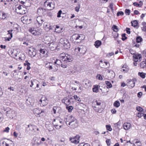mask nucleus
<instances>
[{"mask_svg":"<svg viewBox=\"0 0 146 146\" xmlns=\"http://www.w3.org/2000/svg\"><path fill=\"white\" fill-rule=\"evenodd\" d=\"M133 60L135 62H140L141 60V56L140 54H135L133 56Z\"/></svg>","mask_w":146,"mask_h":146,"instance_id":"13","label":"nucleus"},{"mask_svg":"<svg viewBox=\"0 0 146 146\" xmlns=\"http://www.w3.org/2000/svg\"><path fill=\"white\" fill-rule=\"evenodd\" d=\"M125 13L126 15H129L130 14L131 11L129 9H126L125 10Z\"/></svg>","mask_w":146,"mask_h":146,"instance_id":"48","label":"nucleus"},{"mask_svg":"<svg viewBox=\"0 0 146 146\" xmlns=\"http://www.w3.org/2000/svg\"><path fill=\"white\" fill-rule=\"evenodd\" d=\"M74 50L75 52L77 54L84 53L82 48L80 47H78L77 48H76L74 49Z\"/></svg>","mask_w":146,"mask_h":146,"instance_id":"24","label":"nucleus"},{"mask_svg":"<svg viewBox=\"0 0 146 146\" xmlns=\"http://www.w3.org/2000/svg\"><path fill=\"white\" fill-rule=\"evenodd\" d=\"M62 102L66 105L70 104V102L69 99H68L67 97H64L62 100Z\"/></svg>","mask_w":146,"mask_h":146,"instance_id":"20","label":"nucleus"},{"mask_svg":"<svg viewBox=\"0 0 146 146\" xmlns=\"http://www.w3.org/2000/svg\"><path fill=\"white\" fill-rule=\"evenodd\" d=\"M21 19L23 23L26 24H29L31 22V19H29V17L27 16H25L22 17Z\"/></svg>","mask_w":146,"mask_h":146,"instance_id":"11","label":"nucleus"},{"mask_svg":"<svg viewBox=\"0 0 146 146\" xmlns=\"http://www.w3.org/2000/svg\"><path fill=\"white\" fill-rule=\"evenodd\" d=\"M56 29H55V31L58 33H60L61 32V30L62 29V28H60V30L59 29L58 30V29H59V26H56Z\"/></svg>","mask_w":146,"mask_h":146,"instance_id":"47","label":"nucleus"},{"mask_svg":"<svg viewBox=\"0 0 146 146\" xmlns=\"http://www.w3.org/2000/svg\"><path fill=\"white\" fill-rule=\"evenodd\" d=\"M136 109V110L139 111V112H143V109L140 106L137 107Z\"/></svg>","mask_w":146,"mask_h":146,"instance_id":"46","label":"nucleus"},{"mask_svg":"<svg viewBox=\"0 0 146 146\" xmlns=\"http://www.w3.org/2000/svg\"><path fill=\"white\" fill-rule=\"evenodd\" d=\"M80 8V5L79 4L75 8V10L76 12H78Z\"/></svg>","mask_w":146,"mask_h":146,"instance_id":"55","label":"nucleus"},{"mask_svg":"<svg viewBox=\"0 0 146 146\" xmlns=\"http://www.w3.org/2000/svg\"><path fill=\"white\" fill-rule=\"evenodd\" d=\"M146 66V63L145 61H143L140 63V66L141 68H144Z\"/></svg>","mask_w":146,"mask_h":146,"instance_id":"36","label":"nucleus"},{"mask_svg":"<svg viewBox=\"0 0 146 146\" xmlns=\"http://www.w3.org/2000/svg\"><path fill=\"white\" fill-rule=\"evenodd\" d=\"M29 53L31 57H34L36 55L35 49L33 48H30L29 50Z\"/></svg>","mask_w":146,"mask_h":146,"instance_id":"18","label":"nucleus"},{"mask_svg":"<svg viewBox=\"0 0 146 146\" xmlns=\"http://www.w3.org/2000/svg\"><path fill=\"white\" fill-rule=\"evenodd\" d=\"M60 42L63 45L64 48L67 49L70 47V44L68 40L65 38H61Z\"/></svg>","mask_w":146,"mask_h":146,"instance_id":"4","label":"nucleus"},{"mask_svg":"<svg viewBox=\"0 0 146 146\" xmlns=\"http://www.w3.org/2000/svg\"><path fill=\"white\" fill-rule=\"evenodd\" d=\"M144 114L141 112H139L137 114V116L139 117H141L142 116H143Z\"/></svg>","mask_w":146,"mask_h":146,"instance_id":"53","label":"nucleus"},{"mask_svg":"<svg viewBox=\"0 0 146 146\" xmlns=\"http://www.w3.org/2000/svg\"><path fill=\"white\" fill-rule=\"evenodd\" d=\"M143 94L141 92H140L138 93L137 94V96L139 98H140L141 97V96Z\"/></svg>","mask_w":146,"mask_h":146,"instance_id":"62","label":"nucleus"},{"mask_svg":"<svg viewBox=\"0 0 146 146\" xmlns=\"http://www.w3.org/2000/svg\"><path fill=\"white\" fill-rule=\"evenodd\" d=\"M27 66H26L27 67V69L28 70H29L31 68V67H30V65H31V64L29 62V63H27Z\"/></svg>","mask_w":146,"mask_h":146,"instance_id":"59","label":"nucleus"},{"mask_svg":"<svg viewBox=\"0 0 146 146\" xmlns=\"http://www.w3.org/2000/svg\"><path fill=\"white\" fill-rule=\"evenodd\" d=\"M73 98H74V99L76 101H78L79 102H80L81 101V100H80V98L77 95H74L73 96Z\"/></svg>","mask_w":146,"mask_h":146,"instance_id":"38","label":"nucleus"},{"mask_svg":"<svg viewBox=\"0 0 146 146\" xmlns=\"http://www.w3.org/2000/svg\"><path fill=\"white\" fill-rule=\"evenodd\" d=\"M53 64L50 62H47L45 63V66L49 70H52V71H55L57 70L56 69H54L52 66Z\"/></svg>","mask_w":146,"mask_h":146,"instance_id":"15","label":"nucleus"},{"mask_svg":"<svg viewBox=\"0 0 146 146\" xmlns=\"http://www.w3.org/2000/svg\"><path fill=\"white\" fill-rule=\"evenodd\" d=\"M39 51L41 54H42V55L45 54L46 52H47V51L45 48H40Z\"/></svg>","mask_w":146,"mask_h":146,"instance_id":"33","label":"nucleus"},{"mask_svg":"<svg viewBox=\"0 0 146 146\" xmlns=\"http://www.w3.org/2000/svg\"><path fill=\"white\" fill-rule=\"evenodd\" d=\"M146 74L144 73L143 72H139L138 73V75L141 76V78H144L145 77Z\"/></svg>","mask_w":146,"mask_h":146,"instance_id":"34","label":"nucleus"},{"mask_svg":"<svg viewBox=\"0 0 146 146\" xmlns=\"http://www.w3.org/2000/svg\"><path fill=\"white\" fill-rule=\"evenodd\" d=\"M125 35L126 34L125 33H124L122 35V36L123 37L121 39L122 40H125L127 38L126 37Z\"/></svg>","mask_w":146,"mask_h":146,"instance_id":"58","label":"nucleus"},{"mask_svg":"<svg viewBox=\"0 0 146 146\" xmlns=\"http://www.w3.org/2000/svg\"><path fill=\"white\" fill-rule=\"evenodd\" d=\"M142 38L140 37H138L136 38L137 42L139 43L142 40Z\"/></svg>","mask_w":146,"mask_h":146,"instance_id":"54","label":"nucleus"},{"mask_svg":"<svg viewBox=\"0 0 146 146\" xmlns=\"http://www.w3.org/2000/svg\"><path fill=\"white\" fill-rule=\"evenodd\" d=\"M13 31V30H9L7 31L8 33L7 34L8 35H10V37H5V41H9L11 38L12 37L13 35L12 33V32Z\"/></svg>","mask_w":146,"mask_h":146,"instance_id":"21","label":"nucleus"},{"mask_svg":"<svg viewBox=\"0 0 146 146\" xmlns=\"http://www.w3.org/2000/svg\"><path fill=\"white\" fill-rule=\"evenodd\" d=\"M106 72L107 73H111V75L110 76L111 78H113L114 77V72L111 70H105Z\"/></svg>","mask_w":146,"mask_h":146,"instance_id":"28","label":"nucleus"},{"mask_svg":"<svg viewBox=\"0 0 146 146\" xmlns=\"http://www.w3.org/2000/svg\"><path fill=\"white\" fill-rule=\"evenodd\" d=\"M48 126L49 127H50V129H48V131H52L53 129V128L52 126V125H48Z\"/></svg>","mask_w":146,"mask_h":146,"instance_id":"63","label":"nucleus"},{"mask_svg":"<svg viewBox=\"0 0 146 146\" xmlns=\"http://www.w3.org/2000/svg\"><path fill=\"white\" fill-rule=\"evenodd\" d=\"M124 14V13L122 11H118L117 13V16H122Z\"/></svg>","mask_w":146,"mask_h":146,"instance_id":"52","label":"nucleus"},{"mask_svg":"<svg viewBox=\"0 0 146 146\" xmlns=\"http://www.w3.org/2000/svg\"><path fill=\"white\" fill-rule=\"evenodd\" d=\"M92 107L94 110L96 112L99 113H101L103 110L100 106H97L96 105H92Z\"/></svg>","mask_w":146,"mask_h":146,"instance_id":"17","label":"nucleus"},{"mask_svg":"<svg viewBox=\"0 0 146 146\" xmlns=\"http://www.w3.org/2000/svg\"><path fill=\"white\" fill-rule=\"evenodd\" d=\"M98 79L100 80H102L103 79L102 76L100 74H98Z\"/></svg>","mask_w":146,"mask_h":146,"instance_id":"64","label":"nucleus"},{"mask_svg":"<svg viewBox=\"0 0 146 146\" xmlns=\"http://www.w3.org/2000/svg\"><path fill=\"white\" fill-rule=\"evenodd\" d=\"M64 121L67 125L71 128L74 129L78 126L76 119L72 115L66 116L64 118Z\"/></svg>","mask_w":146,"mask_h":146,"instance_id":"1","label":"nucleus"},{"mask_svg":"<svg viewBox=\"0 0 146 146\" xmlns=\"http://www.w3.org/2000/svg\"><path fill=\"white\" fill-rule=\"evenodd\" d=\"M60 108L59 107H54L53 108V110L54 113L55 114L56 112H59Z\"/></svg>","mask_w":146,"mask_h":146,"instance_id":"26","label":"nucleus"},{"mask_svg":"<svg viewBox=\"0 0 146 146\" xmlns=\"http://www.w3.org/2000/svg\"><path fill=\"white\" fill-rule=\"evenodd\" d=\"M85 85L86 86V87H88L91 86V83L89 81H86L85 83Z\"/></svg>","mask_w":146,"mask_h":146,"instance_id":"42","label":"nucleus"},{"mask_svg":"<svg viewBox=\"0 0 146 146\" xmlns=\"http://www.w3.org/2000/svg\"><path fill=\"white\" fill-rule=\"evenodd\" d=\"M26 9L23 6L19 5L15 9L16 12L20 14H24L26 13Z\"/></svg>","mask_w":146,"mask_h":146,"instance_id":"6","label":"nucleus"},{"mask_svg":"<svg viewBox=\"0 0 146 146\" xmlns=\"http://www.w3.org/2000/svg\"><path fill=\"white\" fill-rule=\"evenodd\" d=\"M101 102L100 101H96L92 104V105H96L97 106H100Z\"/></svg>","mask_w":146,"mask_h":146,"instance_id":"32","label":"nucleus"},{"mask_svg":"<svg viewBox=\"0 0 146 146\" xmlns=\"http://www.w3.org/2000/svg\"><path fill=\"white\" fill-rule=\"evenodd\" d=\"M62 122V121H60L59 119H54L53 123L56 128L59 129L61 128L62 126L61 125Z\"/></svg>","mask_w":146,"mask_h":146,"instance_id":"8","label":"nucleus"},{"mask_svg":"<svg viewBox=\"0 0 146 146\" xmlns=\"http://www.w3.org/2000/svg\"><path fill=\"white\" fill-rule=\"evenodd\" d=\"M131 25L134 27H135L137 25L138 23L136 20L134 21L131 22Z\"/></svg>","mask_w":146,"mask_h":146,"instance_id":"35","label":"nucleus"},{"mask_svg":"<svg viewBox=\"0 0 146 146\" xmlns=\"http://www.w3.org/2000/svg\"><path fill=\"white\" fill-rule=\"evenodd\" d=\"M44 5L49 10H52L55 8L54 2L52 0H46L44 2Z\"/></svg>","mask_w":146,"mask_h":146,"instance_id":"3","label":"nucleus"},{"mask_svg":"<svg viewBox=\"0 0 146 146\" xmlns=\"http://www.w3.org/2000/svg\"><path fill=\"white\" fill-rule=\"evenodd\" d=\"M69 99H70V104H73L74 102V98H73V96H70L69 97Z\"/></svg>","mask_w":146,"mask_h":146,"instance_id":"45","label":"nucleus"},{"mask_svg":"<svg viewBox=\"0 0 146 146\" xmlns=\"http://www.w3.org/2000/svg\"><path fill=\"white\" fill-rule=\"evenodd\" d=\"M93 91L95 92H98L99 90L98 85H95L92 88Z\"/></svg>","mask_w":146,"mask_h":146,"instance_id":"29","label":"nucleus"},{"mask_svg":"<svg viewBox=\"0 0 146 146\" xmlns=\"http://www.w3.org/2000/svg\"><path fill=\"white\" fill-rule=\"evenodd\" d=\"M6 14L4 12H3L2 16L0 17V19H4L6 18Z\"/></svg>","mask_w":146,"mask_h":146,"instance_id":"44","label":"nucleus"},{"mask_svg":"<svg viewBox=\"0 0 146 146\" xmlns=\"http://www.w3.org/2000/svg\"><path fill=\"white\" fill-rule=\"evenodd\" d=\"M112 28L113 30L115 32H117L118 31V29L117 27L115 25H113V26Z\"/></svg>","mask_w":146,"mask_h":146,"instance_id":"50","label":"nucleus"},{"mask_svg":"<svg viewBox=\"0 0 146 146\" xmlns=\"http://www.w3.org/2000/svg\"><path fill=\"white\" fill-rule=\"evenodd\" d=\"M14 144L13 142L11 141L7 140V142L6 146H14Z\"/></svg>","mask_w":146,"mask_h":146,"instance_id":"31","label":"nucleus"},{"mask_svg":"<svg viewBox=\"0 0 146 146\" xmlns=\"http://www.w3.org/2000/svg\"><path fill=\"white\" fill-rule=\"evenodd\" d=\"M54 63L59 65H61L62 63L60 60L56 59V61L54 62Z\"/></svg>","mask_w":146,"mask_h":146,"instance_id":"40","label":"nucleus"},{"mask_svg":"<svg viewBox=\"0 0 146 146\" xmlns=\"http://www.w3.org/2000/svg\"><path fill=\"white\" fill-rule=\"evenodd\" d=\"M59 58L66 62H71L72 60V58L70 55L65 53H61L59 55Z\"/></svg>","mask_w":146,"mask_h":146,"instance_id":"2","label":"nucleus"},{"mask_svg":"<svg viewBox=\"0 0 146 146\" xmlns=\"http://www.w3.org/2000/svg\"><path fill=\"white\" fill-rule=\"evenodd\" d=\"M129 69L128 67L126 65H124L122 67L121 71L124 72H128Z\"/></svg>","mask_w":146,"mask_h":146,"instance_id":"25","label":"nucleus"},{"mask_svg":"<svg viewBox=\"0 0 146 146\" xmlns=\"http://www.w3.org/2000/svg\"><path fill=\"white\" fill-rule=\"evenodd\" d=\"M10 128L9 127H7L5 128V129H4L3 131L4 132H6L7 133H8L9 132V130Z\"/></svg>","mask_w":146,"mask_h":146,"instance_id":"61","label":"nucleus"},{"mask_svg":"<svg viewBox=\"0 0 146 146\" xmlns=\"http://www.w3.org/2000/svg\"><path fill=\"white\" fill-rule=\"evenodd\" d=\"M106 127L107 130L111 131L112 129L110 125H106Z\"/></svg>","mask_w":146,"mask_h":146,"instance_id":"49","label":"nucleus"},{"mask_svg":"<svg viewBox=\"0 0 146 146\" xmlns=\"http://www.w3.org/2000/svg\"><path fill=\"white\" fill-rule=\"evenodd\" d=\"M41 106H43L46 105L48 103V101L45 96H42L39 101Z\"/></svg>","mask_w":146,"mask_h":146,"instance_id":"9","label":"nucleus"},{"mask_svg":"<svg viewBox=\"0 0 146 146\" xmlns=\"http://www.w3.org/2000/svg\"><path fill=\"white\" fill-rule=\"evenodd\" d=\"M106 142L108 146L110 145L111 141L110 139H107L106 141Z\"/></svg>","mask_w":146,"mask_h":146,"instance_id":"56","label":"nucleus"},{"mask_svg":"<svg viewBox=\"0 0 146 146\" xmlns=\"http://www.w3.org/2000/svg\"><path fill=\"white\" fill-rule=\"evenodd\" d=\"M36 20L39 26H41L44 21L42 17L40 16L37 17Z\"/></svg>","mask_w":146,"mask_h":146,"instance_id":"23","label":"nucleus"},{"mask_svg":"<svg viewBox=\"0 0 146 146\" xmlns=\"http://www.w3.org/2000/svg\"><path fill=\"white\" fill-rule=\"evenodd\" d=\"M46 10L42 8H39L37 10V13L40 15H45L46 13Z\"/></svg>","mask_w":146,"mask_h":146,"instance_id":"16","label":"nucleus"},{"mask_svg":"<svg viewBox=\"0 0 146 146\" xmlns=\"http://www.w3.org/2000/svg\"><path fill=\"white\" fill-rule=\"evenodd\" d=\"M78 146H90V145L88 143H80L79 144Z\"/></svg>","mask_w":146,"mask_h":146,"instance_id":"51","label":"nucleus"},{"mask_svg":"<svg viewBox=\"0 0 146 146\" xmlns=\"http://www.w3.org/2000/svg\"><path fill=\"white\" fill-rule=\"evenodd\" d=\"M44 111L42 110L40 111L39 109L37 108H35L33 110V112L35 115L38 117L39 114H41V113L43 112Z\"/></svg>","mask_w":146,"mask_h":146,"instance_id":"19","label":"nucleus"},{"mask_svg":"<svg viewBox=\"0 0 146 146\" xmlns=\"http://www.w3.org/2000/svg\"><path fill=\"white\" fill-rule=\"evenodd\" d=\"M131 124L129 123H124L123 125L124 129L126 130H128L131 128Z\"/></svg>","mask_w":146,"mask_h":146,"instance_id":"22","label":"nucleus"},{"mask_svg":"<svg viewBox=\"0 0 146 146\" xmlns=\"http://www.w3.org/2000/svg\"><path fill=\"white\" fill-rule=\"evenodd\" d=\"M136 140L135 142V146H141V142L138 140L135 139L134 141Z\"/></svg>","mask_w":146,"mask_h":146,"instance_id":"41","label":"nucleus"},{"mask_svg":"<svg viewBox=\"0 0 146 146\" xmlns=\"http://www.w3.org/2000/svg\"><path fill=\"white\" fill-rule=\"evenodd\" d=\"M100 62V63H99L100 66L103 68L106 69L110 66V64H108L107 62L105 61L103 62V61L101 60Z\"/></svg>","mask_w":146,"mask_h":146,"instance_id":"14","label":"nucleus"},{"mask_svg":"<svg viewBox=\"0 0 146 146\" xmlns=\"http://www.w3.org/2000/svg\"><path fill=\"white\" fill-rule=\"evenodd\" d=\"M29 31L35 36H38L41 34V31L40 29L36 30L34 28H31L29 29Z\"/></svg>","mask_w":146,"mask_h":146,"instance_id":"7","label":"nucleus"},{"mask_svg":"<svg viewBox=\"0 0 146 146\" xmlns=\"http://www.w3.org/2000/svg\"><path fill=\"white\" fill-rule=\"evenodd\" d=\"M44 26L45 27H46L47 28H49L50 27V25L48 24L47 23H44Z\"/></svg>","mask_w":146,"mask_h":146,"instance_id":"60","label":"nucleus"},{"mask_svg":"<svg viewBox=\"0 0 146 146\" xmlns=\"http://www.w3.org/2000/svg\"><path fill=\"white\" fill-rule=\"evenodd\" d=\"M80 138V136L77 135L74 138H70L69 140L72 143L76 144L79 143Z\"/></svg>","mask_w":146,"mask_h":146,"instance_id":"12","label":"nucleus"},{"mask_svg":"<svg viewBox=\"0 0 146 146\" xmlns=\"http://www.w3.org/2000/svg\"><path fill=\"white\" fill-rule=\"evenodd\" d=\"M62 13V11L61 10L59 11L57 13V17L59 18L61 17V15Z\"/></svg>","mask_w":146,"mask_h":146,"instance_id":"57","label":"nucleus"},{"mask_svg":"<svg viewBox=\"0 0 146 146\" xmlns=\"http://www.w3.org/2000/svg\"><path fill=\"white\" fill-rule=\"evenodd\" d=\"M84 35L79 34H75L72 36V39H73L74 40H75L77 42H80L84 39Z\"/></svg>","mask_w":146,"mask_h":146,"instance_id":"5","label":"nucleus"},{"mask_svg":"<svg viewBox=\"0 0 146 146\" xmlns=\"http://www.w3.org/2000/svg\"><path fill=\"white\" fill-rule=\"evenodd\" d=\"M73 108V107L72 106H67L66 107V109L68 110L69 112L72 111Z\"/></svg>","mask_w":146,"mask_h":146,"instance_id":"39","label":"nucleus"},{"mask_svg":"<svg viewBox=\"0 0 146 146\" xmlns=\"http://www.w3.org/2000/svg\"><path fill=\"white\" fill-rule=\"evenodd\" d=\"M7 140L4 141L1 140L0 141V146H6Z\"/></svg>","mask_w":146,"mask_h":146,"instance_id":"30","label":"nucleus"},{"mask_svg":"<svg viewBox=\"0 0 146 146\" xmlns=\"http://www.w3.org/2000/svg\"><path fill=\"white\" fill-rule=\"evenodd\" d=\"M113 105L115 107L118 108L120 106V103L118 101H116L114 102Z\"/></svg>","mask_w":146,"mask_h":146,"instance_id":"37","label":"nucleus"},{"mask_svg":"<svg viewBox=\"0 0 146 146\" xmlns=\"http://www.w3.org/2000/svg\"><path fill=\"white\" fill-rule=\"evenodd\" d=\"M101 44V42L99 40H97L95 42L94 45L96 48H98Z\"/></svg>","mask_w":146,"mask_h":146,"instance_id":"27","label":"nucleus"},{"mask_svg":"<svg viewBox=\"0 0 146 146\" xmlns=\"http://www.w3.org/2000/svg\"><path fill=\"white\" fill-rule=\"evenodd\" d=\"M105 83L109 88H111L112 87V85L111 83L108 81H106Z\"/></svg>","mask_w":146,"mask_h":146,"instance_id":"43","label":"nucleus"},{"mask_svg":"<svg viewBox=\"0 0 146 146\" xmlns=\"http://www.w3.org/2000/svg\"><path fill=\"white\" fill-rule=\"evenodd\" d=\"M136 81L135 79H133L132 80H127V85L129 87L133 88L135 86V82Z\"/></svg>","mask_w":146,"mask_h":146,"instance_id":"10","label":"nucleus"}]
</instances>
